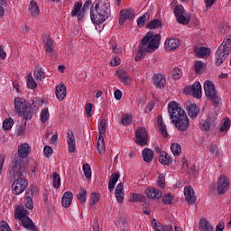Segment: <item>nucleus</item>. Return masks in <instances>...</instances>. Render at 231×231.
<instances>
[{"instance_id": "63", "label": "nucleus", "mask_w": 231, "mask_h": 231, "mask_svg": "<svg viewBox=\"0 0 231 231\" xmlns=\"http://www.w3.org/2000/svg\"><path fill=\"white\" fill-rule=\"evenodd\" d=\"M159 131L162 134V136H163V138H167L169 136V133H167V125H162L159 126Z\"/></svg>"}, {"instance_id": "40", "label": "nucleus", "mask_w": 231, "mask_h": 231, "mask_svg": "<svg viewBox=\"0 0 231 231\" xmlns=\"http://www.w3.org/2000/svg\"><path fill=\"white\" fill-rule=\"evenodd\" d=\"M177 23L179 24H184L187 25L189 23H190V15H186L185 13L184 14H181L180 16L177 17Z\"/></svg>"}, {"instance_id": "34", "label": "nucleus", "mask_w": 231, "mask_h": 231, "mask_svg": "<svg viewBox=\"0 0 231 231\" xmlns=\"http://www.w3.org/2000/svg\"><path fill=\"white\" fill-rule=\"evenodd\" d=\"M29 12L31 15H32L33 17H39V5H37V2H35L34 0H32L29 5Z\"/></svg>"}, {"instance_id": "42", "label": "nucleus", "mask_w": 231, "mask_h": 231, "mask_svg": "<svg viewBox=\"0 0 231 231\" xmlns=\"http://www.w3.org/2000/svg\"><path fill=\"white\" fill-rule=\"evenodd\" d=\"M173 14L177 19V17L185 14V8H183V5H177L173 9Z\"/></svg>"}, {"instance_id": "26", "label": "nucleus", "mask_w": 231, "mask_h": 231, "mask_svg": "<svg viewBox=\"0 0 231 231\" xmlns=\"http://www.w3.org/2000/svg\"><path fill=\"white\" fill-rule=\"evenodd\" d=\"M194 52L196 53L197 57H199L200 59H205V57H210V49L206 47L195 48Z\"/></svg>"}, {"instance_id": "15", "label": "nucleus", "mask_w": 231, "mask_h": 231, "mask_svg": "<svg viewBox=\"0 0 231 231\" xmlns=\"http://www.w3.org/2000/svg\"><path fill=\"white\" fill-rule=\"evenodd\" d=\"M30 152H32V148L28 143H23L20 146H18V156L16 158H21L24 160V158L28 157Z\"/></svg>"}, {"instance_id": "29", "label": "nucleus", "mask_w": 231, "mask_h": 231, "mask_svg": "<svg viewBox=\"0 0 231 231\" xmlns=\"http://www.w3.org/2000/svg\"><path fill=\"white\" fill-rule=\"evenodd\" d=\"M148 30H158V28H163V22L160 19H153L146 24Z\"/></svg>"}, {"instance_id": "37", "label": "nucleus", "mask_w": 231, "mask_h": 231, "mask_svg": "<svg viewBox=\"0 0 231 231\" xmlns=\"http://www.w3.org/2000/svg\"><path fill=\"white\" fill-rule=\"evenodd\" d=\"M34 79L40 82H42L46 79V73L42 70V68H38L34 69Z\"/></svg>"}, {"instance_id": "30", "label": "nucleus", "mask_w": 231, "mask_h": 231, "mask_svg": "<svg viewBox=\"0 0 231 231\" xmlns=\"http://www.w3.org/2000/svg\"><path fill=\"white\" fill-rule=\"evenodd\" d=\"M116 198L118 203H124V184L120 182L116 189Z\"/></svg>"}, {"instance_id": "43", "label": "nucleus", "mask_w": 231, "mask_h": 231, "mask_svg": "<svg viewBox=\"0 0 231 231\" xmlns=\"http://www.w3.org/2000/svg\"><path fill=\"white\" fill-rule=\"evenodd\" d=\"M149 19H151V14L145 13L143 16H141L137 19V26H143V24H145V22L149 21Z\"/></svg>"}, {"instance_id": "4", "label": "nucleus", "mask_w": 231, "mask_h": 231, "mask_svg": "<svg viewBox=\"0 0 231 231\" xmlns=\"http://www.w3.org/2000/svg\"><path fill=\"white\" fill-rule=\"evenodd\" d=\"M30 212L24 208L23 205H19L14 211V219L20 221V225L29 231H37V226L33 223L32 218L29 217Z\"/></svg>"}, {"instance_id": "11", "label": "nucleus", "mask_w": 231, "mask_h": 231, "mask_svg": "<svg viewBox=\"0 0 231 231\" xmlns=\"http://www.w3.org/2000/svg\"><path fill=\"white\" fill-rule=\"evenodd\" d=\"M136 14L134 13V9L128 8V9H122L119 12V24L124 26L125 21H133Z\"/></svg>"}, {"instance_id": "64", "label": "nucleus", "mask_w": 231, "mask_h": 231, "mask_svg": "<svg viewBox=\"0 0 231 231\" xmlns=\"http://www.w3.org/2000/svg\"><path fill=\"white\" fill-rule=\"evenodd\" d=\"M92 110H93V104L88 103L86 105V113H87L88 118L91 116Z\"/></svg>"}, {"instance_id": "7", "label": "nucleus", "mask_w": 231, "mask_h": 231, "mask_svg": "<svg viewBox=\"0 0 231 231\" xmlns=\"http://www.w3.org/2000/svg\"><path fill=\"white\" fill-rule=\"evenodd\" d=\"M231 51V36L227 35L226 39H224L222 44L218 47V51H217L218 58L217 59L216 65L221 66L225 60L228 58V55Z\"/></svg>"}, {"instance_id": "61", "label": "nucleus", "mask_w": 231, "mask_h": 231, "mask_svg": "<svg viewBox=\"0 0 231 231\" xmlns=\"http://www.w3.org/2000/svg\"><path fill=\"white\" fill-rule=\"evenodd\" d=\"M25 207L29 210H33V200L30 197L25 198Z\"/></svg>"}, {"instance_id": "28", "label": "nucleus", "mask_w": 231, "mask_h": 231, "mask_svg": "<svg viewBox=\"0 0 231 231\" xmlns=\"http://www.w3.org/2000/svg\"><path fill=\"white\" fill-rule=\"evenodd\" d=\"M178 46H180V41L170 38L165 42V47L168 51H172V50H177Z\"/></svg>"}, {"instance_id": "10", "label": "nucleus", "mask_w": 231, "mask_h": 231, "mask_svg": "<svg viewBox=\"0 0 231 231\" xmlns=\"http://www.w3.org/2000/svg\"><path fill=\"white\" fill-rule=\"evenodd\" d=\"M135 143H137V145H140L141 147L147 145V143H149V134H147V129H145V127H139L135 131Z\"/></svg>"}, {"instance_id": "16", "label": "nucleus", "mask_w": 231, "mask_h": 231, "mask_svg": "<svg viewBox=\"0 0 231 231\" xmlns=\"http://www.w3.org/2000/svg\"><path fill=\"white\" fill-rule=\"evenodd\" d=\"M165 84H167V79L162 74H155L153 76V86L157 88V89H163L165 88Z\"/></svg>"}, {"instance_id": "62", "label": "nucleus", "mask_w": 231, "mask_h": 231, "mask_svg": "<svg viewBox=\"0 0 231 231\" xmlns=\"http://www.w3.org/2000/svg\"><path fill=\"white\" fill-rule=\"evenodd\" d=\"M205 64L199 60H197L196 63H195V71L196 73H201V69H203Z\"/></svg>"}, {"instance_id": "51", "label": "nucleus", "mask_w": 231, "mask_h": 231, "mask_svg": "<svg viewBox=\"0 0 231 231\" xmlns=\"http://www.w3.org/2000/svg\"><path fill=\"white\" fill-rule=\"evenodd\" d=\"M228 129H230V119H228V117H226L221 125L219 132L224 133V131H228Z\"/></svg>"}, {"instance_id": "20", "label": "nucleus", "mask_w": 231, "mask_h": 231, "mask_svg": "<svg viewBox=\"0 0 231 231\" xmlns=\"http://www.w3.org/2000/svg\"><path fill=\"white\" fill-rule=\"evenodd\" d=\"M73 201V192L67 191L63 194L61 199V205L65 208H69V207H71V203Z\"/></svg>"}, {"instance_id": "46", "label": "nucleus", "mask_w": 231, "mask_h": 231, "mask_svg": "<svg viewBox=\"0 0 231 231\" xmlns=\"http://www.w3.org/2000/svg\"><path fill=\"white\" fill-rule=\"evenodd\" d=\"M37 106H41V102L39 101V99H37V97H33L29 102V106H28V107H30V109L32 111V116H33L34 111L37 109Z\"/></svg>"}, {"instance_id": "21", "label": "nucleus", "mask_w": 231, "mask_h": 231, "mask_svg": "<svg viewBox=\"0 0 231 231\" xmlns=\"http://www.w3.org/2000/svg\"><path fill=\"white\" fill-rule=\"evenodd\" d=\"M67 143L69 145V152H75L77 151V144L75 143V134H73V132L67 133Z\"/></svg>"}, {"instance_id": "25", "label": "nucleus", "mask_w": 231, "mask_h": 231, "mask_svg": "<svg viewBox=\"0 0 231 231\" xmlns=\"http://www.w3.org/2000/svg\"><path fill=\"white\" fill-rule=\"evenodd\" d=\"M116 74L117 75L118 79H120L121 82L125 84V86H127V84L131 82V77H129L127 71L124 69H119L116 70Z\"/></svg>"}, {"instance_id": "36", "label": "nucleus", "mask_w": 231, "mask_h": 231, "mask_svg": "<svg viewBox=\"0 0 231 231\" xmlns=\"http://www.w3.org/2000/svg\"><path fill=\"white\" fill-rule=\"evenodd\" d=\"M97 149L100 154H106V144L104 143V136L103 135H99V137H98Z\"/></svg>"}, {"instance_id": "14", "label": "nucleus", "mask_w": 231, "mask_h": 231, "mask_svg": "<svg viewBox=\"0 0 231 231\" xmlns=\"http://www.w3.org/2000/svg\"><path fill=\"white\" fill-rule=\"evenodd\" d=\"M228 185H230V183L228 182L226 176L220 175L218 180L217 194H225V192L228 190Z\"/></svg>"}, {"instance_id": "1", "label": "nucleus", "mask_w": 231, "mask_h": 231, "mask_svg": "<svg viewBox=\"0 0 231 231\" xmlns=\"http://www.w3.org/2000/svg\"><path fill=\"white\" fill-rule=\"evenodd\" d=\"M168 113L171 124H173L179 131L185 132L190 127L189 116H187V113H185V110L181 108L178 102L171 101L169 103Z\"/></svg>"}, {"instance_id": "56", "label": "nucleus", "mask_w": 231, "mask_h": 231, "mask_svg": "<svg viewBox=\"0 0 231 231\" xmlns=\"http://www.w3.org/2000/svg\"><path fill=\"white\" fill-rule=\"evenodd\" d=\"M43 154L45 158H51L53 155V148H51V146H45L43 149Z\"/></svg>"}, {"instance_id": "53", "label": "nucleus", "mask_w": 231, "mask_h": 231, "mask_svg": "<svg viewBox=\"0 0 231 231\" xmlns=\"http://www.w3.org/2000/svg\"><path fill=\"white\" fill-rule=\"evenodd\" d=\"M106 129H107V123L106 122V119H102L98 128L99 136L106 134Z\"/></svg>"}, {"instance_id": "23", "label": "nucleus", "mask_w": 231, "mask_h": 231, "mask_svg": "<svg viewBox=\"0 0 231 231\" xmlns=\"http://www.w3.org/2000/svg\"><path fill=\"white\" fill-rule=\"evenodd\" d=\"M142 157L145 163H151V162L154 160V152H152V150L150 148H144L142 152Z\"/></svg>"}, {"instance_id": "32", "label": "nucleus", "mask_w": 231, "mask_h": 231, "mask_svg": "<svg viewBox=\"0 0 231 231\" xmlns=\"http://www.w3.org/2000/svg\"><path fill=\"white\" fill-rule=\"evenodd\" d=\"M129 201L130 203H136V201L145 203V201H147V198L140 193H132L129 198Z\"/></svg>"}, {"instance_id": "50", "label": "nucleus", "mask_w": 231, "mask_h": 231, "mask_svg": "<svg viewBox=\"0 0 231 231\" xmlns=\"http://www.w3.org/2000/svg\"><path fill=\"white\" fill-rule=\"evenodd\" d=\"M49 118H50V111L48 110V108H43L41 112V120L42 124H46Z\"/></svg>"}, {"instance_id": "52", "label": "nucleus", "mask_w": 231, "mask_h": 231, "mask_svg": "<svg viewBox=\"0 0 231 231\" xmlns=\"http://www.w3.org/2000/svg\"><path fill=\"white\" fill-rule=\"evenodd\" d=\"M131 122H133V116L127 114L122 116L121 124L123 125H129Z\"/></svg>"}, {"instance_id": "31", "label": "nucleus", "mask_w": 231, "mask_h": 231, "mask_svg": "<svg viewBox=\"0 0 231 231\" xmlns=\"http://www.w3.org/2000/svg\"><path fill=\"white\" fill-rule=\"evenodd\" d=\"M152 224L154 226L155 231H174V227L171 225H167L165 226L158 225L155 218L152 219Z\"/></svg>"}, {"instance_id": "38", "label": "nucleus", "mask_w": 231, "mask_h": 231, "mask_svg": "<svg viewBox=\"0 0 231 231\" xmlns=\"http://www.w3.org/2000/svg\"><path fill=\"white\" fill-rule=\"evenodd\" d=\"M171 151L173 155L180 156V154H181V145L178 143H173L171 145Z\"/></svg>"}, {"instance_id": "8", "label": "nucleus", "mask_w": 231, "mask_h": 231, "mask_svg": "<svg viewBox=\"0 0 231 231\" xmlns=\"http://www.w3.org/2000/svg\"><path fill=\"white\" fill-rule=\"evenodd\" d=\"M204 91L208 100H210L211 104L214 106H218L219 102H221V98L217 96L216 86L212 81L207 80L204 82Z\"/></svg>"}, {"instance_id": "19", "label": "nucleus", "mask_w": 231, "mask_h": 231, "mask_svg": "<svg viewBox=\"0 0 231 231\" xmlns=\"http://www.w3.org/2000/svg\"><path fill=\"white\" fill-rule=\"evenodd\" d=\"M159 162L160 163H162V165H172V156L169 155V153H167V152L162 151L160 152V156H159Z\"/></svg>"}, {"instance_id": "55", "label": "nucleus", "mask_w": 231, "mask_h": 231, "mask_svg": "<svg viewBox=\"0 0 231 231\" xmlns=\"http://www.w3.org/2000/svg\"><path fill=\"white\" fill-rule=\"evenodd\" d=\"M83 172L87 180L91 178V166L88 163L83 165Z\"/></svg>"}, {"instance_id": "39", "label": "nucleus", "mask_w": 231, "mask_h": 231, "mask_svg": "<svg viewBox=\"0 0 231 231\" xmlns=\"http://www.w3.org/2000/svg\"><path fill=\"white\" fill-rule=\"evenodd\" d=\"M52 186L54 189H60V175L57 172L52 173Z\"/></svg>"}, {"instance_id": "57", "label": "nucleus", "mask_w": 231, "mask_h": 231, "mask_svg": "<svg viewBox=\"0 0 231 231\" xmlns=\"http://www.w3.org/2000/svg\"><path fill=\"white\" fill-rule=\"evenodd\" d=\"M158 187L161 189H165V174H160L158 177Z\"/></svg>"}, {"instance_id": "17", "label": "nucleus", "mask_w": 231, "mask_h": 231, "mask_svg": "<svg viewBox=\"0 0 231 231\" xmlns=\"http://www.w3.org/2000/svg\"><path fill=\"white\" fill-rule=\"evenodd\" d=\"M184 195L188 203L190 205H194L196 203V195L194 194V189H192V187H185Z\"/></svg>"}, {"instance_id": "49", "label": "nucleus", "mask_w": 231, "mask_h": 231, "mask_svg": "<svg viewBox=\"0 0 231 231\" xmlns=\"http://www.w3.org/2000/svg\"><path fill=\"white\" fill-rule=\"evenodd\" d=\"M172 201H174V196H172V194L168 193L163 195L162 203L164 205H172Z\"/></svg>"}, {"instance_id": "60", "label": "nucleus", "mask_w": 231, "mask_h": 231, "mask_svg": "<svg viewBox=\"0 0 231 231\" xmlns=\"http://www.w3.org/2000/svg\"><path fill=\"white\" fill-rule=\"evenodd\" d=\"M0 231H12V228H10V226L6 221L3 220L0 222Z\"/></svg>"}, {"instance_id": "44", "label": "nucleus", "mask_w": 231, "mask_h": 231, "mask_svg": "<svg viewBox=\"0 0 231 231\" xmlns=\"http://www.w3.org/2000/svg\"><path fill=\"white\" fill-rule=\"evenodd\" d=\"M86 196H88V189L86 188H80L79 193L77 195L79 201L86 203Z\"/></svg>"}, {"instance_id": "59", "label": "nucleus", "mask_w": 231, "mask_h": 231, "mask_svg": "<svg viewBox=\"0 0 231 231\" xmlns=\"http://www.w3.org/2000/svg\"><path fill=\"white\" fill-rule=\"evenodd\" d=\"M172 77L175 80H180V78L181 77V69L179 68H174L172 70Z\"/></svg>"}, {"instance_id": "22", "label": "nucleus", "mask_w": 231, "mask_h": 231, "mask_svg": "<svg viewBox=\"0 0 231 231\" xmlns=\"http://www.w3.org/2000/svg\"><path fill=\"white\" fill-rule=\"evenodd\" d=\"M42 39L46 53H53V40L48 34L43 35Z\"/></svg>"}, {"instance_id": "45", "label": "nucleus", "mask_w": 231, "mask_h": 231, "mask_svg": "<svg viewBox=\"0 0 231 231\" xmlns=\"http://www.w3.org/2000/svg\"><path fill=\"white\" fill-rule=\"evenodd\" d=\"M27 88L29 89H35V88H37V82H35L32 74H28L27 76Z\"/></svg>"}, {"instance_id": "13", "label": "nucleus", "mask_w": 231, "mask_h": 231, "mask_svg": "<svg viewBox=\"0 0 231 231\" xmlns=\"http://www.w3.org/2000/svg\"><path fill=\"white\" fill-rule=\"evenodd\" d=\"M185 106H186V111L189 115V117L192 119L198 118L199 115V106L190 102H187Z\"/></svg>"}, {"instance_id": "9", "label": "nucleus", "mask_w": 231, "mask_h": 231, "mask_svg": "<svg viewBox=\"0 0 231 231\" xmlns=\"http://www.w3.org/2000/svg\"><path fill=\"white\" fill-rule=\"evenodd\" d=\"M17 180H15L13 182L12 189H13V194H15V196H19V194H23L24 190H26L28 187V180L23 177H16Z\"/></svg>"}, {"instance_id": "58", "label": "nucleus", "mask_w": 231, "mask_h": 231, "mask_svg": "<svg viewBox=\"0 0 231 231\" xmlns=\"http://www.w3.org/2000/svg\"><path fill=\"white\" fill-rule=\"evenodd\" d=\"M28 120H24L23 124H22L18 129H17V134L20 136H23L24 134V132L26 131V124Z\"/></svg>"}, {"instance_id": "6", "label": "nucleus", "mask_w": 231, "mask_h": 231, "mask_svg": "<svg viewBox=\"0 0 231 231\" xmlns=\"http://www.w3.org/2000/svg\"><path fill=\"white\" fill-rule=\"evenodd\" d=\"M15 113L22 116L23 120H32V108L26 105V100L23 97L14 98Z\"/></svg>"}, {"instance_id": "47", "label": "nucleus", "mask_w": 231, "mask_h": 231, "mask_svg": "<svg viewBox=\"0 0 231 231\" xmlns=\"http://www.w3.org/2000/svg\"><path fill=\"white\" fill-rule=\"evenodd\" d=\"M80 12H82V4L80 2H77L71 11L72 17H75V15L79 16V14H80Z\"/></svg>"}, {"instance_id": "24", "label": "nucleus", "mask_w": 231, "mask_h": 231, "mask_svg": "<svg viewBox=\"0 0 231 231\" xmlns=\"http://www.w3.org/2000/svg\"><path fill=\"white\" fill-rule=\"evenodd\" d=\"M56 97L60 102H62L64 98H66V95L68 94V91L66 90V87L64 85H58L56 87Z\"/></svg>"}, {"instance_id": "3", "label": "nucleus", "mask_w": 231, "mask_h": 231, "mask_svg": "<svg viewBox=\"0 0 231 231\" xmlns=\"http://www.w3.org/2000/svg\"><path fill=\"white\" fill-rule=\"evenodd\" d=\"M111 4L107 0H96L90 8V19L94 24H102L109 19Z\"/></svg>"}, {"instance_id": "12", "label": "nucleus", "mask_w": 231, "mask_h": 231, "mask_svg": "<svg viewBox=\"0 0 231 231\" xmlns=\"http://www.w3.org/2000/svg\"><path fill=\"white\" fill-rule=\"evenodd\" d=\"M184 91L188 93V95H192L195 98H201V83L197 81L191 88H185Z\"/></svg>"}, {"instance_id": "48", "label": "nucleus", "mask_w": 231, "mask_h": 231, "mask_svg": "<svg viewBox=\"0 0 231 231\" xmlns=\"http://www.w3.org/2000/svg\"><path fill=\"white\" fill-rule=\"evenodd\" d=\"M14 126V119L12 117L6 118L3 123V128L5 131H10Z\"/></svg>"}, {"instance_id": "5", "label": "nucleus", "mask_w": 231, "mask_h": 231, "mask_svg": "<svg viewBox=\"0 0 231 231\" xmlns=\"http://www.w3.org/2000/svg\"><path fill=\"white\" fill-rule=\"evenodd\" d=\"M26 164H24V160L22 158L15 157L11 163L9 169V180L14 181L15 178H23L27 174Z\"/></svg>"}, {"instance_id": "54", "label": "nucleus", "mask_w": 231, "mask_h": 231, "mask_svg": "<svg viewBox=\"0 0 231 231\" xmlns=\"http://www.w3.org/2000/svg\"><path fill=\"white\" fill-rule=\"evenodd\" d=\"M210 125H212V123H210V121L203 120L199 125V128L201 129V131H210Z\"/></svg>"}, {"instance_id": "2", "label": "nucleus", "mask_w": 231, "mask_h": 231, "mask_svg": "<svg viewBox=\"0 0 231 231\" xmlns=\"http://www.w3.org/2000/svg\"><path fill=\"white\" fill-rule=\"evenodd\" d=\"M160 41H162V35L154 34L152 32H148L142 39L141 44H139V51L135 55L134 60L138 62L142 60L147 53L156 51V50L160 48Z\"/></svg>"}, {"instance_id": "35", "label": "nucleus", "mask_w": 231, "mask_h": 231, "mask_svg": "<svg viewBox=\"0 0 231 231\" xmlns=\"http://www.w3.org/2000/svg\"><path fill=\"white\" fill-rule=\"evenodd\" d=\"M89 6H91V0H88L83 5L82 9L78 15V21H82V19H84V15H86V11L89 10Z\"/></svg>"}, {"instance_id": "33", "label": "nucleus", "mask_w": 231, "mask_h": 231, "mask_svg": "<svg viewBox=\"0 0 231 231\" xmlns=\"http://www.w3.org/2000/svg\"><path fill=\"white\" fill-rule=\"evenodd\" d=\"M199 230L201 231H214V226L207 218L200 219L199 222Z\"/></svg>"}, {"instance_id": "27", "label": "nucleus", "mask_w": 231, "mask_h": 231, "mask_svg": "<svg viewBox=\"0 0 231 231\" xmlns=\"http://www.w3.org/2000/svg\"><path fill=\"white\" fill-rule=\"evenodd\" d=\"M118 180H120L119 172L114 173L110 176L108 180V189L110 190V192H113V190H115V187H116Z\"/></svg>"}, {"instance_id": "18", "label": "nucleus", "mask_w": 231, "mask_h": 231, "mask_svg": "<svg viewBox=\"0 0 231 231\" xmlns=\"http://www.w3.org/2000/svg\"><path fill=\"white\" fill-rule=\"evenodd\" d=\"M145 194L149 199H160V198L163 196L162 190L155 188H147L145 189Z\"/></svg>"}, {"instance_id": "41", "label": "nucleus", "mask_w": 231, "mask_h": 231, "mask_svg": "<svg viewBox=\"0 0 231 231\" xmlns=\"http://www.w3.org/2000/svg\"><path fill=\"white\" fill-rule=\"evenodd\" d=\"M98 201H100V194L97 192H92L90 194L89 207H93L94 205H97Z\"/></svg>"}]
</instances>
